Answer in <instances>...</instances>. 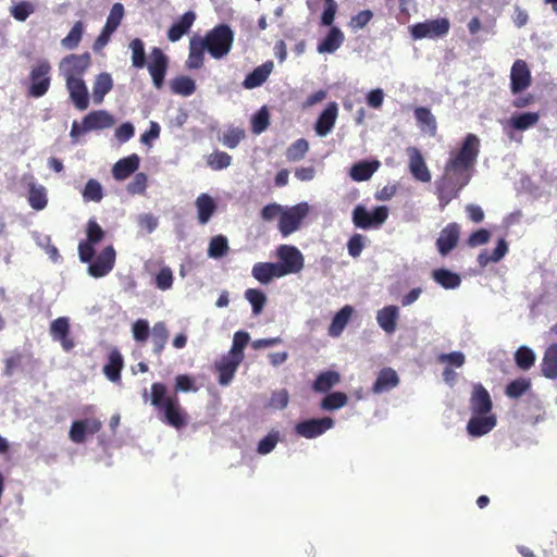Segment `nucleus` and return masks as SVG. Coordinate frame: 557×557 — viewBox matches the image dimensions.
<instances>
[{
	"label": "nucleus",
	"mask_w": 557,
	"mask_h": 557,
	"mask_svg": "<svg viewBox=\"0 0 557 557\" xmlns=\"http://www.w3.org/2000/svg\"><path fill=\"white\" fill-rule=\"evenodd\" d=\"M479 153L480 139L471 133L466 135L459 149L450 151L444 173L435 183L442 208L457 198L461 189L469 184Z\"/></svg>",
	"instance_id": "nucleus-1"
},
{
	"label": "nucleus",
	"mask_w": 557,
	"mask_h": 557,
	"mask_svg": "<svg viewBox=\"0 0 557 557\" xmlns=\"http://www.w3.org/2000/svg\"><path fill=\"white\" fill-rule=\"evenodd\" d=\"M150 401L159 413H161V419L165 424L176 430H181L187 425L188 414L186 410L181 406L176 395L166 394L164 384L158 382L151 385Z\"/></svg>",
	"instance_id": "nucleus-2"
},
{
	"label": "nucleus",
	"mask_w": 557,
	"mask_h": 557,
	"mask_svg": "<svg viewBox=\"0 0 557 557\" xmlns=\"http://www.w3.org/2000/svg\"><path fill=\"white\" fill-rule=\"evenodd\" d=\"M132 52V65L135 69H143L147 65L152 83L157 89L164 85L165 74L169 67V59L158 47H153L150 52V61L146 62L145 44L140 38H134L129 42Z\"/></svg>",
	"instance_id": "nucleus-3"
},
{
	"label": "nucleus",
	"mask_w": 557,
	"mask_h": 557,
	"mask_svg": "<svg viewBox=\"0 0 557 557\" xmlns=\"http://www.w3.org/2000/svg\"><path fill=\"white\" fill-rule=\"evenodd\" d=\"M199 40L212 58L221 59L230 52L234 34L228 25L220 24L209 30L203 38H199Z\"/></svg>",
	"instance_id": "nucleus-4"
},
{
	"label": "nucleus",
	"mask_w": 557,
	"mask_h": 557,
	"mask_svg": "<svg viewBox=\"0 0 557 557\" xmlns=\"http://www.w3.org/2000/svg\"><path fill=\"white\" fill-rule=\"evenodd\" d=\"M309 206L307 202H300L289 208H284L277 223V228L283 237L298 231L304 219L308 215Z\"/></svg>",
	"instance_id": "nucleus-5"
},
{
	"label": "nucleus",
	"mask_w": 557,
	"mask_h": 557,
	"mask_svg": "<svg viewBox=\"0 0 557 557\" xmlns=\"http://www.w3.org/2000/svg\"><path fill=\"white\" fill-rule=\"evenodd\" d=\"M388 218V208L379 206L372 212H369L364 206L358 205L352 210V223L356 227L362 230L377 228Z\"/></svg>",
	"instance_id": "nucleus-6"
},
{
	"label": "nucleus",
	"mask_w": 557,
	"mask_h": 557,
	"mask_svg": "<svg viewBox=\"0 0 557 557\" xmlns=\"http://www.w3.org/2000/svg\"><path fill=\"white\" fill-rule=\"evenodd\" d=\"M276 256L280 260L278 268L283 275L298 273L304 268V256L300 250L292 245H281L277 247Z\"/></svg>",
	"instance_id": "nucleus-7"
},
{
	"label": "nucleus",
	"mask_w": 557,
	"mask_h": 557,
	"mask_svg": "<svg viewBox=\"0 0 557 557\" xmlns=\"http://www.w3.org/2000/svg\"><path fill=\"white\" fill-rule=\"evenodd\" d=\"M51 66L47 60L39 61L33 66L29 79L30 86L28 88V95L35 98L42 97L50 87V74Z\"/></svg>",
	"instance_id": "nucleus-8"
},
{
	"label": "nucleus",
	"mask_w": 557,
	"mask_h": 557,
	"mask_svg": "<svg viewBox=\"0 0 557 557\" xmlns=\"http://www.w3.org/2000/svg\"><path fill=\"white\" fill-rule=\"evenodd\" d=\"M449 28L448 18L440 17L412 25L410 33L414 39L437 38L448 34Z\"/></svg>",
	"instance_id": "nucleus-9"
},
{
	"label": "nucleus",
	"mask_w": 557,
	"mask_h": 557,
	"mask_svg": "<svg viewBox=\"0 0 557 557\" xmlns=\"http://www.w3.org/2000/svg\"><path fill=\"white\" fill-rule=\"evenodd\" d=\"M87 239L78 244V255L82 262H89L95 256L94 246L104 238V231L96 220L90 219L86 228Z\"/></svg>",
	"instance_id": "nucleus-10"
},
{
	"label": "nucleus",
	"mask_w": 557,
	"mask_h": 557,
	"mask_svg": "<svg viewBox=\"0 0 557 557\" xmlns=\"http://www.w3.org/2000/svg\"><path fill=\"white\" fill-rule=\"evenodd\" d=\"M91 57L88 52L83 54H70L62 59L60 70L65 81L81 79V76L90 66Z\"/></svg>",
	"instance_id": "nucleus-11"
},
{
	"label": "nucleus",
	"mask_w": 557,
	"mask_h": 557,
	"mask_svg": "<svg viewBox=\"0 0 557 557\" xmlns=\"http://www.w3.org/2000/svg\"><path fill=\"white\" fill-rule=\"evenodd\" d=\"M115 250L113 246L104 247L101 252L89 261L88 273L92 277H103L111 272L115 264Z\"/></svg>",
	"instance_id": "nucleus-12"
},
{
	"label": "nucleus",
	"mask_w": 557,
	"mask_h": 557,
	"mask_svg": "<svg viewBox=\"0 0 557 557\" xmlns=\"http://www.w3.org/2000/svg\"><path fill=\"white\" fill-rule=\"evenodd\" d=\"M334 420L330 417L319 419H308L296 424L295 431L299 436L305 438H315L327 430L332 429Z\"/></svg>",
	"instance_id": "nucleus-13"
},
{
	"label": "nucleus",
	"mask_w": 557,
	"mask_h": 557,
	"mask_svg": "<svg viewBox=\"0 0 557 557\" xmlns=\"http://www.w3.org/2000/svg\"><path fill=\"white\" fill-rule=\"evenodd\" d=\"M532 83L531 71L524 60L518 59L510 70V90L513 95L530 87Z\"/></svg>",
	"instance_id": "nucleus-14"
},
{
	"label": "nucleus",
	"mask_w": 557,
	"mask_h": 557,
	"mask_svg": "<svg viewBox=\"0 0 557 557\" xmlns=\"http://www.w3.org/2000/svg\"><path fill=\"white\" fill-rule=\"evenodd\" d=\"M102 428V422L99 419H84L76 420L72 423L69 437L73 443L82 444L86 441V434H96Z\"/></svg>",
	"instance_id": "nucleus-15"
},
{
	"label": "nucleus",
	"mask_w": 557,
	"mask_h": 557,
	"mask_svg": "<svg viewBox=\"0 0 557 557\" xmlns=\"http://www.w3.org/2000/svg\"><path fill=\"white\" fill-rule=\"evenodd\" d=\"M50 335L53 341L61 344L64 351H71L75 342L70 336V321L66 317H60L50 324Z\"/></svg>",
	"instance_id": "nucleus-16"
},
{
	"label": "nucleus",
	"mask_w": 557,
	"mask_h": 557,
	"mask_svg": "<svg viewBox=\"0 0 557 557\" xmlns=\"http://www.w3.org/2000/svg\"><path fill=\"white\" fill-rule=\"evenodd\" d=\"M460 226L456 222L448 223L436 239V247L441 256H447L458 244Z\"/></svg>",
	"instance_id": "nucleus-17"
},
{
	"label": "nucleus",
	"mask_w": 557,
	"mask_h": 557,
	"mask_svg": "<svg viewBox=\"0 0 557 557\" xmlns=\"http://www.w3.org/2000/svg\"><path fill=\"white\" fill-rule=\"evenodd\" d=\"M493 403L490 393L482 384H475L470 397V409L473 414H491Z\"/></svg>",
	"instance_id": "nucleus-18"
},
{
	"label": "nucleus",
	"mask_w": 557,
	"mask_h": 557,
	"mask_svg": "<svg viewBox=\"0 0 557 557\" xmlns=\"http://www.w3.org/2000/svg\"><path fill=\"white\" fill-rule=\"evenodd\" d=\"M409 154V170L412 176L422 183H429L432 178L431 172L425 164L423 156L416 147L408 149Z\"/></svg>",
	"instance_id": "nucleus-19"
},
{
	"label": "nucleus",
	"mask_w": 557,
	"mask_h": 557,
	"mask_svg": "<svg viewBox=\"0 0 557 557\" xmlns=\"http://www.w3.org/2000/svg\"><path fill=\"white\" fill-rule=\"evenodd\" d=\"M495 414H473L467 424V432L473 437L487 434L496 425Z\"/></svg>",
	"instance_id": "nucleus-20"
},
{
	"label": "nucleus",
	"mask_w": 557,
	"mask_h": 557,
	"mask_svg": "<svg viewBox=\"0 0 557 557\" xmlns=\"http://www.w3.org/2000/svg\"><path fill=\"white\" fill-rule=\"evenodd\" d=\"M338 114L336 102H330L320 113L314 125L315 133L323 137L326 136L334 127Z\"/></svg>",
	"instance_id": "nucleus-21"
},
{
	"label": "nucleus",
	"mask_w": 557,
	"mask_h": 557,
	"mask_svg": "<svg viewBox=\"0 0 557 557\" xmlns=\"http://www.w3.org/2000/svg\"><path fill=\"white\" fill-rule=\"evenodd\" d=\"M114 117L104 110H97L88 113L83 119V131L106 129L114 125Z\"/></svg>",
	"instance_id": "nucleus-22"
},
{
	"label": "nucleus",
	"mask_w": 557,
	"mask_h": 557,
	"mask_svg": "<svg viewBox=\"0 0 557 557\" xmlns=\"http://www.w3.org/2000/svg\"><path fill=\"white\" fill-rule=\"evenodd\" d=\"M66 87L75 108L81 111L86 110L89 106V98L84 81L82 78L66 81Z\"/></svg>",
	"instance_id": "nucleus-23"
},
{
	"label": "nucleus",
	"mask_w": 557,
	"mask_h": 557,
	"mask_svg": "<svg viewBox=\"0 0 557 557\" xmlns=\"http://www.w3.org/2000/svg\"><path fill=\"white\" fill-rule=\"evenodd\" d=\"M140 159L136 153L120 159L112 168V175L116 181H124L139 168Z\"/></svg>",
	"instance_id": "nucleus-24"
},
{
	"label": "nucleus",
	"mask_w": 557,
	"mask_h": 557,
	"mask_svg": "<svg viewBox=\"0 0 557 557\" xmlns=\"http://www.w3.org/2000/svg\"><path fill=\"white\" fill-rule=\"evenodd\" d=\"M398 319L399 309L394 305L385 306L376 313L379 326L387 334H393L396 331Z\"/></svg>",
	"instance_id": "nucleus-25"
},
{
	"label": "nucleus",
	"mask_w": 557,
	"mask_h": 557,
	"mask_svg": "<svg viewBox=\"0 0 557 557\" xmlns=\"http://www.w3.org/2000/svg\"><path fill=\"white\" fill-rule=\"evenodd\" d=\"M240 362L242 361L238 360V358H234L227 355L215 363V369L219 373L218 381L220 385H228L232 382Z\"/></svg>",
	"instance_id": "nucleus-26"
},
{
	"label": "nucleus",
	"mask_w": 557,
	"mask_h": 557,
	"mask_svg": "<svg viewBox=\"0 0 557 557\" xmlns=\"http://www.w3.org/2000/svg\"><path fill=\"white\" fill-rule=\"evenodd\" d=\"M273 66L274 65L272 61H267L253 69V71L245 77L243 87L246 89H253L261 86L267 82L268 77L272 73Z\"/></svg>",
	"instance_id": "nucleus-27"
},
{
	"label": "nucleus",
	"mask_w": 557,
	"mask_h": 557,
	"mask_svg": "<svg viewBox=\"0 0 557 557\" xmlns=\"http://www.w3.org/2000/svg\"><path fill=\"white\" fill-rule=\"evenodd\" d=\"M278 263L273 262H258L252 267V276L261 284H269L274 277L284 276L281 273Z\"/></svg>",
	"instance_id": "nucleus-28"
},
{
	"label": "nucleus",
	"mask_w": 557,
	"mask_h": 557,
	"mask_svg": "<svg viewBox=\"0 0 557 557\" xmlns=\"http://www.w3.org/2000/svg\"><path fill=\"white\" fill-rule=\"evenodd\" d=\"M399 383V377L396 371L392 368L382 369L372 386L374 394H382L396 387Z\"/></svg>",
	"instance_id": "nucleus-29"
},
{
	"label": "nucleus",
	"mask_w": 557,
	"mask_h": 557,
	"mask_svg": "<svg viewBox=\"0 0 557 557\" xmlns=\"http://www.w3.org/2000/svg\"><path fill=\"white\" fill-rule=\"evenodd\" d=\"M196 20V14L193 11L184 13L178 21L173 23L168 30V39L172 42L180 40L187 34Z\"/></svg>",
	"instance_id": "nucleus-30"
},
{
	"label": "nucleus",
	"mask_w": 557,
	"mask_h": 557,
	"mask_svg": "<svg viewBox=\"0 0 557 557\" xmlns=\"http://www.w3.org/2000/svg\"><path fill=\"white\" fill-rule=\"evenodd\" d=\"M123 366L124 360L120 350L117 348H112L108 356V362L103 367V373L111 382H120Z\"/></svg>",
	"instance_id": "nucleus-31"
},
{
	"label": "nucleus",
	"mask_w": 557,
	"mask_h": 557,
	"mask_svg": "<svg viewBox=\"0 0 557 557\" xmlns=\"http://www.w3.org/2000/svg\"><path fill=\"white\" fill-rule=\"evenodd\" d=\"M414 119L419 128L429 134L430 136H435L437 132V123L435 116L432 114L431 110L426 107H418L413 111Z\"/></svg>",
	"instance_id": "nucleus-32"
},
{
	"label": "nucleus",
	"mask_w": 557,
	"mask_h": 557,
	"mask_svg": "<svg viewBox=\"0 0 557 557\" xmlns=\"http://www.w3.org/2000/svg\"><path fill=\"white\" fill-rule=\"evenodd\" d=\"M113 88V79L111 74L103 72L95 77L92 86V100L95 104L102 103L107 94Z\"/></svg>",
	"instance_id": "nucleus-33"
},
{
	"label": "nucleus",
	"mask_w": 557,
	"mask_h": 557,
	"mask_svg": "<svg viewBox=\"0 0 557 557\" xmlns=\"http://www.w3.org/2000/svg\"><path fill=\"white\" fill-rule=\"evenodd\" d=\"M195 206L200 224H207L216 210V205L213 198L205 193L197 197Z\"/></svg>",
	"instance_id": "nucleus-34"
},
{
	"label": "nucleus",
	"mask_w": 557,
	"mask_h": 557,
	"mask_svg": "<svg viewBox=\"0 0 557 557\" xmlns=\"http://www.w3.org/2000/svg\"><path fill=\"white\" fill-rule=\"evenodd\" d=\"M352 312L354 308L350 305L344 306L338 312H336L327 331L331 337H338L343 333L352 315Z\"/></svg>",
	"instance_id": "nucleus-35"
},
{
	"label": "nucleus",
	"mask_w": 557,
	"mask_h": 557,
	"mask_svg": "<svg viewBox=\"0 0 557 557\" xmlns=\"http://www.w3.org/2000/svg\"><path fill=\"white\" fill-rule=\"evenodd\" d=\"M541 371L546 379H557V344H552L545 350L541 363Z\"/></svg>",
	"instance_id": "nucleus-36"
},
{
	"label": "nucleus",
	"mask_w": 557,
	"mask_h": 557,
	"mask_svg": "<svg viewBox=\"0 0 557 557\" xmlns=\"http://www.w3.org/2000/svg\"><path fill=\"white\" fill-rule=\"evenodd\" d=\"M344 41V34L337 27H332L325 38L318 45L319 53H333Z\"/></svg>",
	"instance_id": "nucleus-37"
},
{
	"label": "nucleus",
	"mask_w": 557,
	"mask_h": 557,
	"mask_svg": "<svg viewBox=\"0 0 557 557\" xmlns=\"http://www.w3.org/2000/svg\"><path fill=\"white\" fill-rule=\"evenodd\" d=\"M206 51L205 46L199 38L194 37L189 41V53L186 61V67L188 70H198L203 65V53Z\"/></svg>",
	"instance_id": "nucleus-38"
},
{
	"label": "nucleus",
	"mask_w": 557,
	"mask_h": 557,
	"mask_svg": "<svg viewBox=\"0 0 557 557\" xmlns=\"http://www.w3.org/2000/svg\"><path fill=\"white\" fill-rule=\"evenodd\" d=\"M540 121V114L537 112H523L520 114H513L508 120V125L516 131H527L535 126Z\"/></svg>",
	"instance_id": "nucleus-39"
},
{
	"label": "nucleus",
	"mask_w": 557,
	"mask_h": 557,
	"mask_svg": "<svg viewBox=\"0 0 557 557\" xmlns=\"http://www.w3.org/2000/svg\"><path fill=\"white\" fill-rule=\"evenodd\" d=\"M508 252V245L504 238H500L494 248L492 253H488L486 250H483L478 256V263L480 267L485 268L491 262L500 261L506 253Z\"/></svg>",
	"instance_id": "nucleus-40"
},
{
	"label": "nucleus",
	"mask_w": 557,
	"mask_h": 557,
	"mask_svg": "<svg viewBox=\"0 0 557 557\" xmlns=\"http://www.w3.org/2000/svg\"><path fill=\"white\" fill-rule=\"evenodd\" d=\"M379 162L377 161H360L355 163L350 169V177L356 182L368 181L373 173L377 170Z\"/></svg>",
	"instance_id": "nucleus-41"
},
{
	"label": "nucleus",
	"mask_w": 557,
	"mask_h": 557,
	"mask_svg": "<svg viewBox=\"0 0 557 557\" xmlns=\"http://www.w3.org/2000/svg\"><path fill=\"white\" fill-rule=\"evenodd\" d=\"M433 280L446 289H455L461 284V278L457 273L447 269H436L432 272Z\"/></svg>",
	"instance_id": "nucleus-42"
},
{
	"label": "nucleus",
	"mask_w": 557,
	"mask_h": 557,
	"mask_svg": "<svg viewBox=\"0 0 557 557\" xmlns=\"http://www.w3.org/2000/svg\"><path fill=\"white\" fill-rule=\"evenodd\" d=\"M169 339V331L166 324L162 321L157 322L151 330V342L153 344V352L161 355Z\"/></svg>",
	"instance_id": "nucleus-43"
},
{
	"label": "nucleus",
	"mask_w": 557,
	"mask_h": 557,
	"mask_svg": "<svg viewBox=\"0 0 557 557\" xmlns=\"http://www.w3.org/2000/svg\"><path fill=\"white\" fill-rule=\"evenodd\" d=\"M341 381V375L336 371H325L320 373L313 382V389L320 393L329 392L333 386L337 385Z\"/></svg>",
	"instance_id": "nucleus-44"
},
{
	"label": "nucleus",
	"mask_w": 557,
	"mask_h": 557,
	"mask_svg": "<svg viewBox=\"0 0 557 557\" xmlns=\"http://www.w3.org/2000/svg\"><path fill=\"white\" fill-rule=\"evenodd\" d=\"M170 86L173 94L183 97L191 96L196 91L195 81L186 75L176 76L171 81Z\"/></svg>",
	"instance_id": "nucleus-45"
},
{
	"label": "nucleus",
	"mask_w": 557,
	"mask_h": 557,
	"mask_svg": "<svg viewBox=\"0 0 557 557\" xmlns=\"http://www.w3.org/2000/svg\"><path fill=\"white\" fill-rule=\"evenodd\" d=\"M28 203L34 210H42L48 203L46 188L41 185L30 184Z\"/></svg>",
	"instance_id": "nucleus-46"
},
{
	"label": "nucleus",
	"mask_w": 557,
	"mask_h": 557,
	"mask_svg": "<svg viewBox=\"0 0 557 557\" xmlns=\"http://www.w3.org/2000/svg\"><path fill=\"white\" fill-rule=\"evenodd\" d=\"M85 32V24L82 21L74 23L69 34L61 40L63 48L73 50L78 47Z\"/></svg>",
	"instance_id": "nucleus-47"
},
{
	"label": "nucleus",
	"mask_w": 557,
	"mask_h": 557,
	"mask_svg": "<svg viewBox=\"0 0 557 557\" xmlns=\"http://www.w3.org/2000/svg\"><path fill=\"white\" fill-rule=\"evenodd\" d=\"M535 354L534 351L527 347L521 346L515 352V362L517 367L521 370H529L535 363Z\"/></svg>",
	"instance_id": "nucleus-48"
},
{
	"label": "nucleus",
	"mask_w": 557,
	"mask_h": 557,
	"mask_svg": "<svg viewBox=\"0 0 557 557\" xmlns=\"http://www.w3.org/2000/svg\"><path fill=\"white\" fill-rule=\"evenodd\" d=\"M348 403V397L343 392H333L327 394L321 401V408L323 410H337Z\"/></svg>",
	"instance_id": "nucleus-49"
},
{
	"label": "nucleus",
	"mask_w": 557,
	"mask_h": 557,
	"mask_svg": "<svg viewBox=\"0 0 557 557\" xmlns=\"http://www.w3.org/2000/svg\"><path fill=\"white\" fill-rule=\"evenodd\" d=\"M82 195L86 202H100L103 198V188L97 180L90 178L87 181Z\"/></svg>",
	"instance_id": "nucleus-50"
},
{
	"label": "nucleus",
	"mask_w": 557,
	"mask_h": 557,
	"mask_svg": "<svg viewBox=\"0 0 557 557\" xmlns=\"http://www.w3.org/2000/svg\"><path fill=\"white\" fill-rule=\"evenodd\" d=\"M531 388L529 379L520 377L511 381L505 388V394L509 398H519Z\"/></svg>",
	"instance_id": "nucleus-51"
},
{
	"label": "nucleus",
	"mask_w": 557,
	"mask_h": 557,
	"mask_svg": "<svg viewBox=\"0 0 557 557\" xmlns=\"http://www.w3.org/2000/svg\"><path fill=\"white\" fill-rule=\"evenodd\" d=\"M309 150V144L305 138H299L286 149V159L296 162L305 158Z\"/></svg>",
	"instance_id": "nucleus-52"
},
{
	"label": "nucleus",
	"mask_w": 557,
	"mask_h": 557,
	"mask_svg": "<svg viewBox=\"0 0 557 557\" xmlns=\"http://www.w3.org/2000/svg\"><path fill=\"white\" fill-rule=\"evenodd\" d=\"M250 337L247 332L238 331L234 334L233 345L228 352V356L234 358H238V360L243 361L244 359V348L248 344Z\"/></svg>",
	"instance_id": "nucleus-53"
},
{
	"label": "nucleus",
	"mask_w": 557,
	"mask_h": 557,
	"mask_svg": "<svg viewBox=\"0 0 557 557\" xmlns=\"http://www.w3.org/2000/svg\"><path fill=\"white\" fill-rule=\"evenodd\" d=\"M245 136L246 133L244 128L232 126L228 127L226 132L223 134L221 141L225 147L234 149L239 145V143L245 138Z\"/></svg>",
	"instance_id": "nucleus-54"
},
{
	"label": "nucleus",
	"mask_w": 557,
	"mask_h": 557,
	"mask_svg": "<svg viewBox=\"0 0 557 557\" xmlns=\"http://www.w3.org/2000/svg\"><path fill=\"white\" fill-rule=\"evenodd\" d=\"M227 238L223 235L214 236L209 244L208 255L211 258H221L228 251Z\"/></svg>",
	"instance_id": "nucleus-55"
},
{
	"label": "nucleus",
	"mask_w": 557,
	"mask_h": 557,
	"mask_svg": "<svg viewBox=\"0 0 557 557\" xmlns=\"http://www.w3.org/2000/svg\"><path fill=\"white\" fill-rule=\"evenodd\" d=\"M232 157L225 151H214L208 159L207 164L214 171L226 169L231 165Z\"/></svg>",
	"instance_id": "nucleus-56"
},
{
	"label": "nucleus",
	"mask_w": 557,
	"mask_h": 557,
	"mask_svg": "<svg viewBox=\"0 0 557 557\" xmlns=\"http://www.w3.org/2000/svg\"><path fill=\"white\" fill-rule=\"evenodd\" d=\"M245 298L250 302L255 314H259L263 310L267 297L261 290L248 288L245 292Z\"/></svg>",
	"instance_id": "nucleus-57"
},
{
	"label": "nucleus",
	"mask_w": 557,
	"mask_h": 557,
	"mask_svg": "<svg viewBox=\"0 0 557 557\" xmlns=\"http://www.w3.org/2000/svg\"><path fill=\"white\" fill-rule=\"evenodd\" d=\"M270 124L269 111L265 107H262L253 116L251 121L252 132L255 134H261L264 132Z\"/></svg>",
	"instance_id": "nucleus-58"
},
{
	"label": "nucleus",
	"mask_w": 557,
	"mask_h": 557,
	"mask_svg": "<svg viewBox=\"0 0 557 557\" xmlns=\"http://www.w3.org/2000/svg\"><path fill=\"white\" fill-rule=\"evenodd\" d=\"M173 272L169 267H163L156 274L154 284L156 287L161 290H168L173 285Z\"/></svg>",
	"instance_id": "nucleus-59"
},
{
	"label": "nucleus",
	"mask_w": 557,
	"mask_h": 557,
	"mask_svg": "<svg viewBox=\"0 0 557 557\" xmlns=\"http://www.w3.org/2000/svg\"><path fill=\"white\" fill-rule=\"evenodd\" d=\"M148 177L145 173H136L133 181L128 183L126 189L131 195H141L146 191Z\"/></svg>",
	"instance_id": "nucleus-60"
},
{
	"label": "nucleus",
	"mask_w": 557,
	"mask_h": 557,
	"mask_svg": "<svg viewBox=\"0 0 557 557\" xmlns=\"http://www.w3.org/2000/svg\"><path fill=\"white\" fill-rule=\"evenodd\" d=\"M133 337L138 343H144L149 337V323L145 319L136 320L132 325Z\"/></svg>",
	"instance_id": "nucleus-61"
},
{
	"label": "nucleus",
	"mask_w": 557,
	"mask_h": 557,
	"mask_svg": "<svg viewBox=\"0 0 557 557\" xmlns=\"http://www.w3.org/2000/svg\"><path fill=\"white\" fill-rule=\"evenodd\" d=\"M437 361L450 367L460 368L465 364L466 357L461 351H453L449 354H441L437 357Z\"/></svg>",
	"instance_id": "nucleus-62"
},
{
	"label": "nucleus",
	"mask_w": 557,
	"mask_h": 557,
	"mask_svg": "<svg viewBox=\"0 0 557 557\" xmlns=\"http://www.w3.org/2000/svg\"><path fill=\"white\" fill-rule=\"evenodd\" d=\"M34 12V7L32 3L22 1L15 4L11 9L12 16L21 22L26 21V18Z\"/></svg>",
	"instance_id": "nucleus-63"
},
{
	"label": "nucleus",
	"mask_w": 557,
	"mask_h": 557,
	"mask_svg": "<svg viewBox=\"0 0 557 557\" xmlns=\"http://www.w3.org/2000/svg\"><path fill=\"white\" fill-rule=\"evenodd\" d=\"M277 442L278 434L276 432L269 433L258 443L257 451L260 455H267L275 448Z\"/></svg>",
	"instance_id": "nucleus-64"
}]
</instances>
